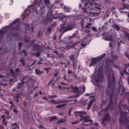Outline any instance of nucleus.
<instances>
[{
	"label": "nucleus",
	"instance_id": "nucleus-1",
	"mask_svg": "<svg viewBox=\"0 0 129 129\" xmlns=\"http://www.w3.org/2000/svg\"><path fill=\"white\" fill-rule=\"evenodd\" d=\"M42 0H35L31 4V5L29 6L27 9L25 10L24 12L25 14L28 15V12L29 13L31 10L34 11L37 13V8L39 7L41 8V6L43 4L42 2Z\"/></svg>",
	"mask_w": 129,
	"mask_h": 129
},
{
	"label": "nucleus",
	"instance_id": "nucleus-2",
	"mask_svg": "<svg viewBox=\"0 0 129 129\" xmlns=\"http://www.w3.org/2000/svg\"><path fill=\"white\" fill-rule=\"evenodd\" d=\"M73 91L76 93L77 96H79L81 94H82L85 91V87L84 86H80L79 89L76 87L73 88Z\"/></svg>",
	"mask_w": 129,
	"mask_h": 129
},
{
	"label": "nucleus",
	"instance_id": "nucleus-3",
	"mask_svg": "<svg viewBox=\"0 0 129 129\" xmlns=\"http://www.w3.org/2000/svg\"><path fill=\"white\" fill-rule=\"evenodd\" d=\"M75 24V23L71 22H69L67 24V21H65V22L64 23V24L63 23L62 24H60V26L61 27V30L63 29L64 27H66L68 30H69L71 29Z\"/></svg>",
	"mask_w": 129,
	"mask_h": 129
},
{
	"label": "nucleus",
	"instance_id": "nucleus-4",
	"mask_svg": "<svg viewBox=\"0 0 129 129\" xmlns=\"http://www.w3.org/2000/svg\"><path fill=\"white\" fill-rule=\"evenodd\" d=\"M85 0H81V2H82L81 4H79V7H80L82 8V11L84 13H87V14H88V13H89L90 12L87 11H88V9H89V8H85V7H86L87 5L88 4L89 1H88L86 3H84V1H85Z\"/></svg>",
	"mask_w": 129,
	"mask_h": 129
},
{
	"label": "nucleus",
	"instance_id": "nucleus-5",
	"mask_svg": "<svg viewBox=\"0 0 129 129\" xmlns=\"http://www.w3.org/2000/svg\"><path fill=\"white\" fill-rule=\"evenodd\" d=\"M19 21L18 19H16L11 24V26L13 28V30H19V27L18 25L19 23Z\"/></svg>",
	"mask_w": 129,
	"mask_h": 129
},
{
	"label": "nucleus",
	"instance_id": "nucleus-6",
	"mask_svg": "<svg viewBox=\"0 0 129 129\" xmlns=\"http://www.w3.org/2000/svg\"><path fill=\"white\" fill-rule=\"evenodd\" d=\"M74 55L71 54L69 56V58L72 61V65L74 68V69L75 70H76L77 68V62L76 61H75L76 59V58L75 59L74 58Z\"/></svg>",
	"mask_w": 129,
	"mask_h": 129
},
{
	"label": "nucleus",
	"instance_id": "nucleus-7",
	"mask_svg": "<svg viewBox=\"0 0 129 129\" xmlns=\"http://www.w3.org/2000/svg\"><path fill=\"white\" fill-rule=\"evenodd\" d=\"M78 43L77 42H71L69 43L66 44V46L64 47V48L67 50L71 49L73 48Z\"/></svg>",
	"mask_w": 129,
	"mask_h": 129
},
{
	"label": "nucleus",
	"instance_id": "nucleus-8",
	"mask_svg": "<svg viewBox=\"0 0 129 129\" xmlns=\"http://www.w3.org/2000/svg\"><path fill=\"white\" fill-rule=\"evenodd\" d=\"M99 60L97 57L92 58L91 63L89 66L90 67L92 66H93L94 67L96 63L99 62Z\"/></svg>",
	"mask_w": 129,
	"mask_h": 129
},
{
	"label": "nucleus",
	"instance_id": "nucleus-9",
	"mask_svg": "<svg viewBox=\"0 0 129 129\" xmlns=\"http://www.w3.org/2000/svg\"><path fill=\"white\" fill-rule=\"evenodd\" d=\"M104 39L106 40L111 41L112 40V35L107 33L104 35L103 37Z\"/></svg>",
	"mask_w": 129,
	"mask_h": 129
},
{
	"label": "nucleus",
	"instance_id": "nucleus-10",
	"mask_svg": "<svg viewBox=\"0 0 129 129\" xmlns=\"http://www.w3.org/2000/svg\"><path fill=\"white\" fill-rule=\"evenodd\" d=\"M8 29V28H4L0 30V37H1V35H4L5 33H7L8 31L7 30Z\"/></svg>",
	"mask_w": 129,
	"mask_h": 129
},
{
	"label": "nucleus",
	"instance_id": "nucleus-11",
	"mask_svg": "<svg viewBox=\"0 0 129 129\" xmlns=\"http://www.w3.org/2000/svg\"><path fill=\"white\" fill-rule=\"evenodd\" d=\"M95 101V100L94 99L90 100L89 102V103L88 105L86 107V109L87 110H89L91 106V105L92 103Z\"/></svg>",
	"mask_w": 129,
	"mask_h": 129
},
{
	"label": "nucleus",
	"instance_id": "nucleus-12",
	"mask_svg": "<svg viewBox=\"0 0 129 129\" xmlns=\"http://www.w3.org/2000/svg\"><path fill=\"white\" fill-rule=\"evenodd\" d=\"M61 5L62 6V8L64 9L65 12H69L71 10V9L70 8L64 5L63 6L62 4H61Z\"/></svg>",
	"mask_w": 129,
	"mask_h": 129
},
{
	"label": "nucleus",
	"instance_id": "nucleus-13",
	"mask_svg": "<svg viewBox=\"0 0 129 129\" xmlns=\"http://www.w3.org/2000/svg\"><path fill=\"white\" fill-rule=\"evenodd\" d=\"M73 100H69V101H66V100H62L60 99H59L58 100L56 101H57V104H59V103H63L65 102H71V101H72Z\"/></svg>",
	"mask_w": 129,
	"mask_h": 129
},
{
	"label": "nucleus",
	"instance_id": "nucleus-14",
	"mask_svg": "<svg viewBox=\"0 0 129 129\" xmlns=\"http://www.w3.org/2000/svg\"><path fill=\"white\" fill-rule=\"evenodd\" d=\"M111 57L112 59L111 60V61L112 62H114L117 59L118 57L117 55H112Z\"/></svg>",
	"mask_w": 129,
	"mask_h": 129
},
{
	"label": "nucleus",
	"instance_id": "nucleus-15",
	"mask_svg": "<svg viewBox=\"0 0 129 129\" xmlns=\"http://www.w3.org/2000/svg\"><path fill=\"white\" fill-rule=\"evenodd\" d=\"M35 72L37 75H40L43 72V71H41L39 70L36 69H35Z\"/></svg>",
	"mask_w": 129,
	"mask_h": 129
},
{
	"label": "nucleus",
	"instance_id": "nucleus-16",
	"mask_svg": "<svg viewBox=\"0 0 129 129\" xmlns=\"http://www.w3.org/2000/svg\"><path fill=\"white\" fill-rule=\"evenodd\" d=\"M113 27L117 31H119L120 29L119 26L116 24L113 25Z\"/></svg>",
	"mask_w": 129,
	"mask_h": 129
},
{
	"label": "nucleus",
	"instance_id": "nucleus-17",
	"mask_svg": "<svg viewBox=\"0 0 129 129\" xmlns=\"http://www.w3.org/2000/svg\"><path fill=\"white\" fill-rule=\"evenodd\" d=\"M110 116L109 114L107 113V115L106 114L104 116V119L103 120V122H104V120H106L109 118Z\"/></svg>",
	"mask_w": 129,
	"mask_h": 129
},
{
	"label": "nucleus",
	"instance_id": "nucleus-18",
	"mask_svg": "<svg viewBox=\"0 0 129 129\" xmlns=\"http://www.w3.org/2000/svg\"><path fill=\"white\" fill-rule=\"evenodd\" d=\"M121 115H120V117L121 118V120H123L124 119H125V116H124L126 114H125V113L122 112L121 113Z\"/></svg>",
	"mask_w": 129,
	"mask_h": 129
},
{
	"label": "nucleus",
	"instance_id": "nucleus-19",
	"mask_svg": "<svg viewBox=\"0 0 129 129\" xmlns=\"http://www.w3.org/2000/svg\"><path fill=\"white\" fill-rule=\"evenodd\" d=\"M12 126L13 127L12 129H19V127L16 123H13Z\"/></svg>",
	"mask_w": 129,
	"mask_h": 129
},
{
	"label": "nucleus",
	"instance_id": "nucleus-20",
	"mask_svg": "<svg viewBox=\"0 0 129 129\" xmlns=\"http://www.w3.org/2000/svg\"><path fill=\"white\" fill-rule=\"evenodd\" d=\"M65 121V120L64 119L61 118L57 121V124H59L60 123H61L64 122Z\"/></svg>",
	"mask_w": 129,
	"mask_h": 129
},
{
	"label": "nucleus",
	"instance_id": "nucleus-21",
	"mask_svg": "<svg viewBox=\"0 0 129 129\" xmlns=\"http://www.w3.org/2000/svg\"><path fill=\"white\" fill-rule=\"evenodd\" d=\"M77 34L74 33L73 35L71 37H70V38H75L78 39L79 37L77 35Z\"/></svg>",
	"mask_w": 129,
	"mask_h": 129
},
{
	"label": "nucleus",
	"instance_id": "nucleus-22",
	"mask_svg": "<svg viewBox=\"0 0 129 129\" xmlns=\"http://www.w3.org/2000/svg\"><path fill=\"white\" fill-rule=\"evenodd\" d=\"M95 9H98L99 10H100L101 9V8L99 6H97L95 5L94 6V8H93V7L91 9L90 8V9L91 10H96Z\"/></svg>",
	"mask_w": 129,
	"mask_h": 129
},
{
	"label": "nucleus",
	"instance_id": "nucleus-23",
	"mask_svg": "<svg viewBox=\"0 0 129 129\" xmlns=\"http://www.w3.org/2000/svg\"><path fill=\"white\" fill-rule=\"evenodd\" d=\"M57 118L55 116H54L51 117H50L49 118V120L50 121H51L53 120H54L57 119Z\"/></svg>",
	"mask_w": 129,
	"mask_h": 129
},
{
	"label": "nucleus",
	"instance_id": "nucleus-24",
	"mask_svg": "<svg viewBox=\"0 0 129 129\" xmlns=\"http://www.w3.org/2000/svg\"><path fill=\"white\" fill-rule=\"evenodd\" d=\"M66 105V104H64L57 105L56 106V107L57 108H59L64 107Z\"/></svg>",
	"mask_w": 129,
	"mask_h": 129
},
{
	"label": "nucleus",
	"instance_id": "nucleus-25",
	"mask_svg": "<svg viewBox=\"0 0 129 129\" xmlns=\"http://www.w3.org/2000/svg\"><path fill=\"white\" fill-rule=\"evenodd\" d=\"M90 118V117L89 116H83V117H82V118H81L80 119V121H82L86 119H87L89 118Z\"/></svg>",
	"mask_w": 129,
	"mask_h": 129
},
{
	"label": "nucleus",
	"instance_id": "nucleus-26",
	"mask_svg": "<svg viewBox=\"0 0 129 129\" xmlns=\"http://www.w3.org/2000/svg\"><path fill=\"white\" fill-rule=\"evenodd\" d=\"M106 55V54L104 53L101 55L98 56L97 57L100 60L101 59L104 57Z\"/></svg>",
	"mask_w": 129,
	"mask_h": 129
},
{
	"label": "nucleus",
	"instance_id": "nucleus-27",
	"mask_svg": "<svg viewBox=\"0 0 129 129\" xmlns=\"http://www.w3.org/2000/svg\"><path fill=\"white\" fill-rule=\"evenodd\" d=\"M106 55V54L104 53L101 55L98 56L97 57L100 60L101 59L104 57Z\"/></svg>",
	"mask_w": 129,
	"mask_h": 129
},
{
	"label": "nucleus",
	"instance_id": "nucleus-28",
	"mask_svg": "<svg viewBox=\"0 0 129 129\" xmlns=\"http://www.w3.org/2000/svg\"><path fill=\"white\" fill-rule=\"evenodd\" d=\"M92 23H87L86 25H85V27L87 28H89L90 27V26L92 25Z\"/></svg>",
	"mask_w": 129,
	"mask_h": 129
},
{
	"label": "nucleus",
	"instance_id": "nucleus-29",
	"mask_svg": "<svg viewBox=\"0 0 129 129\" xmlns=\"http://www.w3.org/2000/svg\"><path fill=\"white\" fill-rule=\"evenodd\" d=\"M88 44V43L87 42H85V41H84L82 42V43L81 44V45L83 47H84Z\"/></svg>",
	"mask_w": 129,
	"mask_h": 129
},
{
	"label": "nucleus",
	"instance_id": "nucleus-30",
	"mask_svg": "<svg viewBox=\"0 0 129 129\" xmlns=\"http://www.w3.org/2000/svg\"><path fill=\"white\" fill-rule=\"evenodd\" d=\"M45 5H48L50 4V2L49 0H43Z\"/></svg>",
	"mask_w": 129,
	"mask_h": 129
},
{
	"label": "nucleus",
	"instance_id": "nucleus-31",
	"mask_svg": "<svg viewBox=\"0 0 129 129\" xmlns=\"http://www.w3.org/2000/svg\"><path fill=\"white\" fill-rule=\"evenodd\" d=\"M71 16L70 15H68V16H63V17H64L66 20L67 19H70L71 18Z\"/></svg>",
	"mask_w": 129,
	"mask_h": 129
},
{
	"label": "nucleus",
	"instance_id": "nucleus-32",
	"mask_svg": "<svg viewBox=\"0 0 129 129\" xmlns=\"http://www.w3.org/2000/svg\"><path fill=\"white\" fill-rule=\"evenodd\" d=\"M125 123L124 122V120L123 121V124H125V123L127 125V126H128V125H129V122L128 120H125Z\"/></svg>",
	"mask_w": 129,
	"mask_h": 129
},
{
	"label": "nucleus",
	"instance_id": "nucleus-33",
	"mask_svg": "<svg viewBox=\"0 0 129 129\" xmlns=\"http://www.w3.org/2000/svg\"><path fill=\"white\" fill-rule=\"evenodd\" d=\"M79 113L84 115H85L87 113L85 111H79Z\"/></svg>",
	"mask_w": 129,
	"mask_h": 129
},
{
	"label": "nucleus",
	"instance_id": "nucleus-34",
	"mask_svg": "<svg viewBox=\"0 0 129 129\" xmlns=\"http://www.w3.org/2000/svg\"><path fill=\"white\" fill-rule=\"evenodd\" d=\"M50 102L53 104H57V101L54 100L52 99L50 100Z\"/></svg>",
	"mask_w": 129,
	"mask_h": 129
},
{
	"label": "nucleus",
	"instance_id": "nucleus-35",
	"mask_svg": "<svg viewBox=\"0 0 129 129\" xmlns=\"http://www.w3.org/2000/svg\"><path fill=\"white\" fill-rule=\"evenodd\" d=\"M123 43V41L122 40H121L117 42V46L118 47H119L120 44L121 43Z\"/></svg>",
	"mask_w": 129,
	"mask_h": 129
},
{
	"label": "nucleus",
	"instance_id": "nucleus-36",
	"mask_svg": "<svg viewBox=\"0 0 129 129\" xmlns=\"http://www.w3.org/2000/svg\"><path fill=\"white\" fill-rule=\"evenodd\" d=\"M80 120H77L76 121L72 122V124H74L78 123H79L80 122Z\"/></svg>",
	"mask_w": 129,
	"mask_h": 129
},
{
	"label": "nucleus",
	"instance_id": "nucleus-37",
	"mask_svg": "<svg viewBox=\"0 0 129 129\" xmlns=\"http://www.w3.org/2000/svg\"><path fill=\"white\" fill-rule=\"evenodd\" d=\"M41 94V91H40L39 92H38L36 93L35 95H34V96L36 97L38 95H40Z\"/></svg>",
	"mask_w": 129,
	"mask_h": 129
},
{
	"label": "nucleus",
	"instance_id": "nucleus-38",
	"mask_svg": "<svg viewBox=\"0 0 129 129\" xmlns=\"http://www.w3.org/2000/svg\"><path fill=\"white\" fill-rule=\"evenodd\" d=\"M126 70L125 69H124L123 70V71L121 73V75H123V74H124V73H125V72H126Z\"/></svg>",
	"mask_w": 129,
	"mask_h": 129
},
{
	"label": "nucleus",
	"instance_id": "nucleus-39",
	"mask_svg": "<svg viewBox=\"0 0 129 129\" xmlns=\"http://www.w3.org/2000/svg\"><path fill=\"white\" fill-rule=\"evenodd\" d=\"M86 120L87 122H89L91 124H92L93 122V121L90 119H86Z\"/></svg>",
	"mask_w": 129,
	"mask_h": 129
},
{
	"label": "nucleus",
	"instance_id": "nucleus-40",
	"mask_svg": "<svg viewBox=\"0 0 129 129\" xmlns=\"http://www.w3.org/2000/svg\"><path fill=\"white\" fill-rule=\"evenodd\" d=\"M20 61L22 63V65L24 66L25 64L24 59L22 58L20 59Z\"/></svg>",
	"mask_w": 129,
	"mask_h": 129
},
{
	"label": "nucleus",
	"instance_id": "nucleus-41",
	"mask_svg": "<svg viewBox=\"0 0 129 129\" xmlns=\"http://www.w3.org/2000/svg\"><path fill=\"white\" fill-rule=\"evenodd\" d=\"M92 29L95 32H97V29L94 27H92Z\"/></svg>",
	"mask_w": 129,
	"mask_h": 129
},
{
	"label": "nucleus",
	"instance_id": "nucleus-42",
	"mask_svg": "<svg viewBox=\"0 0 129 129\" xmlns=\"http://www.w3.org/2000/svg\"><path fill=\"white\" fill-rule=\"evenodd\" d=\"M5 16L6 18H8L9 17V15H8V14L7 13H4Z\"/></svg>",
	"mask_w": 129,
	"mask_h": 129
},
{
	"label": "nucleus",
	"instance_id": "nucleus-43",
	"mask_svg": "<svg viewBox=\"0 0 129 129\" xmlns=\"http://www.w3.org/2000/svg\"><path fill=\"white\" fill-rule=\"evenodd\" d=\"M3 123H4V124L6 126V124H7V122H6V120L5 118L3 119V120L2 121Z\"/></svg>",
	"mask_w": 129,
	"mask_h": 129
},
{
	"label": "nucleus",
	"instance_id": "nucleus-44",
	"mask_svg": "<svg viewBox=\"0 0 129 129\" xmlns=\"http://www.w3.org/2000/svg\"><path fill=\"white\" fill-rule=\"evenodd\" d=\"M43 59H42L40 58L39 61L38 62V64H42V62Z\"/></svg>",
	"mask_w": 129,
	"mask_h": 129
},
{
	"label": "nucleus",
	"instance_id": "nucleus-45",
	"mask_svg": "<svg viewBox=\"0 0 129 129\" xmlns=\"http://www.w3.org/2000/svg\"><path fill=\"white\" fill-rule=\"evenodd\" d=\"M23 52L24 54V55L25 56H26L27 55V53L26 51L25 50H23L22 51Z\"/></svg>",
	"mask_w": 129,
	"mask_h": 129
},
{
	"label": "nucleus",
	"instance_id": "nucleus-46",
	"mask_svg": "<svg viewBox=\"0 0 129 129\" xmlns=\"http://www.w3.org/2000/svg\"><path fill=\"white\" fill-rule=\"evenodd\" d=\"M124 54L125 56L128 58L129 57V55L126 52H125L124 53Z\"/></svg>",
	"mask_w": 129,
	"mask_h": 129
},
{
	"label": "nucleus",
	"instance_id": "nucleus-47",
	"mask_svg": "<svg viewBox=\"0 0 129 129\" xmlns=\"http://www.w3.org/2000/svg\"><path fill=\"white\" fill-rule=\"evenodd\" d=\"M124 54L125 56L128 58L129 57V55L126 52H125L124 53Z\"/></svg>",
	"mask_w": 129,
	"mask_h": 129
},
{
	"label": "nucleus",
	"instance_id": "nucleus-48",
	"mask_svg": "<svg viewBox=\"0 0 129 129\" xmlns=\"http://www.w3.org/2000/svg\"><path fill=\"white\" fill-rule=\"evenodd\" d=\"M35 56L36 57H38L40 55L39 53L38 52H37V53L35 54Z\"/></svg>",
	"mask_w": 129,
	"mask_h": 129
},
{
	"label": "nucleus",
	"instance_id": "nucleus-49",
	"mask_svg": "<svg viewBox=\"0 0 129 129\" xmlns=\"http://www.w3.org/2000/svg\"><path fill=\"white\" fill-rule=\"evenodd\" d=\"M80 113H79V111H76L75 112V115L77 116H78Z\"/></svg>",
	"mask_w": 129,
	"mask_h": 129
},
{
	"label": "nucleus",
	"instance_id": "nucleus-50",
	"mask_svg": "<svg viewBox=\"0 0 129 129\" xmlns=\"http://www.w3.org/2000/svg\"><path fill=\"white\" fill-rule=\"evenodd\" d=\"M50 69V68H44V69L45 70L47 73L48 72V69Z\"/></svg>",
	"mask_w": 129,
	"mask_h": 129
},
{
	"label": "nucleus",
	"instance_id": "nucleus-51",
	"mask_svg": "<svg viewBox=\"0 0 129 129\" xmlns=\"http://www.w3.org/2000/svg\"><path fill=\"white\" fill-rule=\"evenodd\" d=\"M76 50V52L77 53V54L78 55L79 54V51L80 50V48H79V50L78 49H75Z\"/></svg>",
	"mask_w": 129,
	"mask_h": 129
},
{
	"label": "nucleus",
	"instance_id": "nucleus-52",
	"mask_svg": "<svg viewBox=\"0 0 129 129\" xmlns=\"http://www.w3.org/2000/svg\"><path fill=\"white\" fill-rule=\"evenodd\" d=\"M14 100H15L17 102H18L19 101V100L17 98V97H15L14 98Z\"/></svg>",
	"mask_w": 129,
	"mask_h": 129
},
{
	"label": "nucleus",
	"instance_id": "nucleus-53",
	"mask_svg": "<svg viewBox=\"0 0 129 129\" xmlns=\"http://www.w3.org/2000/svg\"><path fill=\"white\" fill-rule=\"evenodd\" d=\"M68 74H71L73 73V72L71 70H69L68 71Z\"/></svg>",
	"mask_w": 129,
	"mask_h": 129
},
{
	"label": "nucleus",
	"instance_id": "nucleus-54",
	"mask_svg": "<svg viewBox=\"0 0 129 129\" xmlns=\"http://www.w3.org/2000/svg\"><path fill=\"white\" fill-rule=\"evenodd\" d=\"M86 30V29H85V28H83L82 27L81 29V30L82 31L85 32Z\"/></svg>",
	"mask_w": 129,
	"mask_h": 129
},
{
	"label": "nucleus",
	"instance_id": "nucleus-55",
	"mask_svg": "<svg viewBox=\"0 0 129 129\" xmlns=\"http://www.w3.org/2000/svg\"><path fill=\"white\" fill-rule=\"evenodd\" d=\"M84 123H82L81 124L82 125L84 126H87L89 125V124H84Z\"/></svg>",
	"mask_w": 129,
	"mask_h": 129
},
{
	"label": "nucleus",
	"instance_id": "nucleus-56",
	"mask_svg": "<svg viewBox=\"0 0 129 129\" xmlns=\"http://www.w3.org/2000/svg\"><path fill=\"white\" fill-rule=\"evenodd\" d=\"M5 113H6V114L8 116L9 115V113L8 112V110H7L5 111Z\"/></svg>",
	"mask_w": 129,
	"mask_h": 129
},
{
	"label": "nucleus",
	"instance_id": "nucleus-57",
	"mask_svg": "<svg viewBox=\"0 0 129 129\" xmlns=\"http://www.w3.org/2000/svg\"><path fill=\"white\" fill-rule=\"evenodd\" d=\"M7 84H6V83H5V84H3V83H1L0 84V85H3L5 86H6L7 85Z\"/></svg>",
	"mask_w": 129,
	"mask_h": 129
},
{
	"label": "nucleus",
	"instance_id": "nucleus-58",
	"mask_svg": "<svg viewBox=\"0 0 129 129\" xmlns=\"http://www.w3.org/2000/svg\"><path fill=\"white\" fill-rule=\"evenodd\" d=\"M58 75V73H56L54 74V77H56Z\"/></svg>",
	"mask_w": 129,
	"mask_h": 129
},
{
	"label": "nucleus",
	"instance_id": "nucleus-59",
	"mask_svg": "<svg viewBox=\"0 0 129 129\" xmlns=\"http://www.w3.org/2000/svg\"><path fill=\"white\" fill-rule=\"evenodd\" d=\"M22 43H18V45H19V49H20V48L21 46L22 45Z\"/></svg>",
	"mask_w": 129,
	"mask_h": 129
},
{
	"label": "nucleus",
	"instance_id": "nucleus-60",
	"mask_svg": "<svg viewBox=\"0 0 129 129\" xmlns=\"http://www.w3.org/2000/svg\"><path fill=\"white\" fill-rule=\"evenodd\" d=\"M51 28L50 27H48L47 29V30L48 31H51Z\"/></svg>",
	"mask_w": 129,
	"mask_h": 129
},
{
	"label": "nucleus",
	"instance_id": "nucleus-61",
	"mask_svg": "<svg viewBox=\"0 0 129 129\" xmlns=\"http://www.w3.org/2000/svg\"><path fill=\"white\" fill-rule=\"evenodd\" d=\"M13 111L15 113H17V111L16 109H15L14 108L13 109Z\"/></svg>",
	"mask_w": 129,
	"mask_h": 129
},
{
	"label": "nucleus",
	"instance_id": "nucleus-62",
	"mask_svg": "<svg viewBox=\"0 0 129 129\" xmlns=\"http://www.w3.org/2000/svg\"><path fill=\"white\" fill-rule=\"evenodd\" d=\"M58 114L59 115L62 116L63 115V113L62 112H59L58 113Z\"/></svg>",
	"mask_w": 129,
	"mask_h": 129
},
{
	"label": "nucleus",
	"instance_id": "nucleus-63",
	"mask_svg": "<svg viewBox=\"0 0 129 129\" xmlns=\"http://www.w3.org/2000/svg\"><path fill=\"white\" fill-rule=\"evenodd\" d=\"M12 81V79H10L9 80V82L10 84H11V83Z\"/></svg>",
	"mask_w": 129,
	"mask_h": 129
},
{
	"label": "nucleus",
	"instance_id": "nucleus-64",
	"mask_svg": "<svg viewBox=\"0 0 129 129\" xmlns=\"http://www.w3.org/2000/svg\"><path fill=\"white\" fill-rule=\"evenodd\" d=\"M85 33H89V30H87L86 29V30H85Z\"/></svg>",
	"mask_w": 129,
	"mask_h": 129
}]
</instances>
